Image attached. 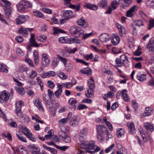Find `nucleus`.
<instances>
[{
  "label": "nucleus",
  "instance_id": "nucleus-1",
  "mask_svg": "<svg viewBox=\"0 0 154 154\" xmlns=\"http://www.w3.org/2000/svg\"><path fill=\"white\" fill-rule=\"evenodd\" d=\"M18 10L21 12L27 11L29 8L32 7V4L27 0H23L17 5Z\"/></svg>",
  "mask_w": 154,
  "mask_h": 154
},
{
  "label": "nucleus",
  "instance_id": "nucleus-2",
  "mask_svg": "<svg viewBox=\"0 0 154 154\" xmlns=\"http://www.w3.org/2000/svg\"><path fill=\"white\" fill-rule=\"evenodd\" d=\"M116 62L119 67L123 66L125 67H128L129 65L128 57L125 54L121 55L119 58H117Z\"/></svg>",
  "mask_w": 154,
  "mask_h": 154
},
{
  "label": "nucleus",
  "instance_id": "nucleus-3",
  "mask_svg": "<svg viewBox=\"0 0 154 154\" xmlns=\"http://www.w3.org/2000/svg\"><path fill=\"white\" fill-rule=\"evenodd\" d=\"M69 31L72 35L78 33V36L79 37L81 36L82 34H83V30L80 27L75 26H71L69 29Z\"/></svg>",
  "mask_w": 154,
  "mask_h": 154
},
{
  "label": "nucleus",
  "instance_id": "nucleus-4",
  "mask_svg": "<svg viewBox=\"0 0 154 154\" xmlns=\"http://www.w3.org/2000/svg\"><path fill=\"white\" fill-rule=\"evenodd\" d=\"M34 38V35L32 33L31 34V37L29 39V42L30 44L28 45L27 46V49L29 51L31 50V46L38 47L39 46V45L38 44L37 42H36Z\"/></svg>",
  "mask_w": 154,
  "mask_h": 154
},
{
  "label": "nucleus",
  "instance_id": "nucleus-5",
  "mask_svg": "<svg viewBox=\"0 0 154 154\" xmlns=\"http://www.w3.org/2000/svg\"><path fill=\"white\" fill-rule=\"evenodd\" d=\"M58 134L62 138V140L63 142L66 143H69L71 140L70 137L68 136L65 132L61 130L58 132Z\"/></svg>",
  "mask_w": 154,
  "mask_h": 154
},
{
  "label": "nucleus",
  "instance_id": "nucleus-6",
  "mask_svg": "<svg viewBox=\"0 0 154 154\" xmlns=\"http://www.w3.org/2000/svg\"><path fill=\"white\" fill-rule=\"evenodd\" d=\"M29 17L27 15H19L16 19V22L18 24L24 23L28 20Z\"/></svg>",
  "mask_w": 154,
  "mask_h": 154
},
{
  "label": "nucleus",
  "instance_id": "nucleus-7",
  "mask_svg": "<svg viewBox=\"0 0 154 154\" xmlns=\"http://www.w3.org/2000/svg\"><path fill=\"white\" fill-rule=\"evenodd\" d=\"M10 94L8 92L5 91H3L1 94H0V102L3 103L4 101L6 102L9 99Z\"/></svg>",
  "mask_w": 154,
  "mask_h": 154
},
{
  "label": "nucleus",
  "instance_id": "nucleus-8",
  "mask_svg": "<svg viewBox=\"0 0 154 154\" xmlns=\"http://www.w3.org/2000/svg\"><path fill=\"white\" fill-rule=\"evenodd\" d=\"M80 118L79 116H74L70 121L69 125L72 127L77 126L80 122Z\"/></svg>",
  "mask_w": 154,
  "mask_h": 154
},
{
  "label": "nucleus",
  "instance_id": "nucleus-9",
  "mask_svg": "<svg viewBox=\"0 0 154 154\" xmlns=\"http://www.w3.org/2000/svg\"><path fill=\"white\" fill-rule=\"evenodd\" d=\"M137 10V7L134 5L131 7L126 12V16L128 17H133L135 14V11Z\"/></svg>",
  "mask_w": 154,
  "mask_h": 154
},
{
  "label": "nucleus",
  "instance_id": "nucleus-10",
  "mask_svg": "<svg viewBox=\"0 0 154 154\" xmlns=\"http://www.w3.org/2000/svg\"><path fill=\"white\" fill-rule=\"evenodd\" d=\"M147 47L149 52L154 53V37L150 39L147 45Z\"/></svg>",
  "mask_w": 154,
  "mask_h": 154
},
{
  "label": "nucleus",
  "instance_id": "nucleus-11",
  "mask_svg": "<svg viewBox=\"0 0 154 154\" xmlns=\"http://www.w3.org/2000/svg\"><path fill=\"white\" fill-rule=\"evenodd\" d=\"M23 104V102L21 101H19L18 103L16 104V113L17 116H21L22 112L21 109L22 105Z\"/></svg>",
  "mask_w": 154,
  "mask_h": 154
},
{
  "label": "nucleus",
  "instance_id": "nucleus-12",
  "mask_svg": "<svg viewBox=\"0 0 154 154\" xmlns=\"http://www.w3.org/2000/svg\"><path fill=\"white\" fill-rule=\"evenodd\" d=\"M63 17L66 20H68L72 18V12L70 11H63L62 12Z\"/></svg>",
  "mask_w": 154,
  "mask_h": 154
},
{
  "label": "nucleus",
  "instance_id": "nucleus-13",
  "mask_svg": "<svg viewBox=\"0 0 154 154\" xmlns=\"http://www.w3.org/2000/svg\"><path fill=\"white\" fill-rule=\"evenodd\" d=\"M108 130L103 125H99L97 126V130L98 133L103 134L106 133Z\"/></svg>",
  "mask_w": 154,
  "mask_h": 154
},
{
  "label": "nucleus",
  "instance_id": "nucleus-14",
  "mask_svg": "<svg viewBox=\"0 0 154 154\" xmlns=\"http://www.w3.org/2000/svg\"><path fill=\"white\" fill-rule=\"evenodd\" d=\"M100 41L102 42H107L109 40V35L106 33H103L100 35L99 36Z\"/></svg>",
  "mask_w": 154,
  "mask_h": 154
},
{
  "label": "nucleus",
  "instance_id": "nucleus-15",
  "mask_svg": "<svg viewBox=\"0 0 154 154\" xmlns=\"http://www.w3.org/2000/svg\"><path fill=\"white\" fill-rule=\"evenodd\" d=\"M35 106L37 107L39 110L44 111V109L43 106L41 101L38 99H36L34 102Z\"/></svg>",
  "mask_w": 154,
  "mask_h": 154
},
{
  "label": "nucleus",
  "instance_id": "nucleus-16",
  "mask_svg": "<svg viewBox=\"0 0 154 154\" xmlns=\"http://www.w3.org/2000/svg\"><path fill=\"white\" fill-rule=\"evenodd\" d=\"M145 127L147 131L149 132H152L154 130L153 126L152 124L148 123H145L144 124Z\"/></svg>",
  "mask_w": 154,
  "mask_h": 154
},
{
  "label": "nucleus",
  "instance_id": "nucleus-17",
  "mask_svg": "<svg viewBox=\"0 0 154 154\" xmlns=\"http://www.w3.org/2000/svg\"><path fill=\"white\" fill-rule=\"evenodd\" d=\"M95 145L94 143H89L85 145V146H82V148L84 149H87L88 150H93L95 148Z\"/></svg>",
  "mask_w": 154,
  "mask_h": 154
},
{
  "label": "nucleus",
  "instance_id": "nucleus-18",
  "mask_svg": "<svg viewBox=\"0 0 154 154\" xmlns=\"http://www.w3.org/2000/svg\"><path fill=\"white\" fill-rule=\"evenodd\" d=\"M8 68L5 64L0 63V71L5 73H7L8 72Z\"/></svg>",
  "mask_w": 154,
  "mask_h": 154
},
{
  "label": "nucleus",
  "instance_id": "nucleus-19",
  "mask_svg": "<svg viewBox=\"0 0 154 154\" xmlns=\"http://www.w3.org/2000/svg\"><path fill=\"white\" fill-rule=\"evenodd\" d=\"M42 146L44 149L46 150L51 152L53 154H57V150L54 148H52L51 147H48L45 145L43 144Z\"/></svg>",
  "mask_w": 154,
  "mask_h": 154
},
{
  "label": "nucleus",
  "instance_id": "nucleus-20",
  "mask_svg": "<svg viewBox=\"0 0 154 154\" xmlns=\"http://www.w3.org/2000/svg\"><path fill=\"white\" fill-rule=\"evenodd\" d=\"M77 23L79 25H81L85 28H86L88 26V23L83 19V17L78 20Z\"/></svg>",
  "mask_w": 154,
  "mask_h": 154
},
{
  "label": "nucleus",
  "instance_id": "nucleus-21",
  "mask_svg": "<svg viewBox=\"0 0 154 154\" xmlns=\"http://www.w3.org/2000/svg\"><path fill=\"white\" fill-rule=\"evenodd\" d=\"M128 126L130 129L129 130L130 133L132 134L135 132V128L134 124L133 122L128 123L127 124Z\"/></svg>",
  "mask_w": 154,
  "mask_h": 154
},
{
  "label": "nucleus",
  "instance_id": "nucleus-22",
  "mask_svg": "<svg viewBox=\"0 0 154 154\" xmlns=\"http://www.w3.org/2000/svg\"><path fill=\"white\" fill-rule=\"evenodd\" d=\"M12 8H4V14L7 18L9 17L11 15V13L12 11Z\"/></svg>",
  "mask_w": 154,
  "mask_h": 154
},
{
  "label": "nucleus",
  "instance_id": "nucleus-23",
  "mask_svg": "<svg viewBox=\"0 0 154 154\" xmlns=\"http://www.w3.org/2000/svg\"><path fill=\"white\" fill-rule=\"evenodd\" d=\"M120 38L118 36H116L111 39V42L114 45H117L120 42Z\"/></svg>",
  "mask_w": 154,
  "mask_h": 154
},
{
  "label": "nucleus",
  "instance_id": "nucleus-24",
  "mask_svg": "<svg viewBox=\"0 0 154 154\" xmlns=\"http://www.w3.org/2000/svg\"><path fill=\"white\" fill-rule=\"evenodd\" d=\"M127 91L126 90L124 89L121 92V95L123 97L124 100L126 102H128V100L129 97L128 94L125 92Z\"/></svg>",
  "mask_w": 154,
  "mask_h": 154
},
{
  "label": "nucleus",
  "instance_id": "nucleus-25",
  "mask_svg": "<svg viewBox=\"0 0 154 154\" xmlns=\"http://www.w3.org/2000/svg\"><path fill=\"white\" fill-rule=\"evenodd\" d=\"M19 32L20 33L22 34L25 37H27L28 35L27 28H21L19 30Z\"/></svg>",
  "mask_w": 154,
  "mask_h": 154
},
{
  "label": "nucleus",
  "instance_id": "nucleus-26",
  "mask_svg": "<svg viewBox=\"0 0 154 154\" xmlns=\"http://www.w3.org/2000/svg\"><path fill=\"white\" fill-rule=\"evenodd\" d=\"M88 84L89 85V89L94 90V80L92 78H91L90 81L88 82Z\"/></svg>",
  "mask_w": 154,
  "mask_h": 154
},
{
  "label": "nucleus",
  "instance_id": "nucleus-27",
  "mask_svg": "<svg viewBox=\"0 0 154 154\" xmlns=\"http://www.w3.org/2000/svg\"><path fill=\"white\" fill-rule=\"evenodd\" d=\"M76 102V100L73 98H70L69 100V104L72 107H71L72 108L75 109L76 108L75 103Z\"/></svg>",
  "mask_w": 154,
  "mask_h": 154
},
{
  "label": "nucleus",
  "instance_id": "nucleus-28",
  "mask_svg": "<svg viewBox=\"0 0 154 154\" xmlns=\"http://www.w3.org/2000/svg\"><path fill=\"white\" fill-rule=\"evenodd\" d=\"M15 89L16 91L20 95H24L25 93V91L24 88L21 87H15Z\"/></svg>",
  "mask_w": 154,
  "mask_h": 154
},
{
  "label": "nucleus",
  "instance_id": "nucleus-29",
  "mask_svg": "<svg viewBox=\"0 0 154 154\" xmlns=\"http://www.w3.org/2000/svg\"><path fill=\"white\" fill-rule=\"evenodd\" d=\"M122 0H113L111 3V6L114 9L116 8L117 6L119 4L120 2Z\"/></svg>",
  "mask_w": 154,
  "mask_h": 154
},
{
  "label": "nucleus",
  "instance_id": "nucleus-30",
  "mask_svg": "<svg viewBox=\"0 0 154 154\" xmlns=\"http://www.w3.org/2000/svg\"><path fill=\"white\" fill-rule=\"evenodd\" d=\"M107 4V1L106 0H101L99 2L98 5L100 7L104 8L106 6Z\"/></svg>",
  "mask_w": 154,
  "mask_h": 154
},
{
  "label": "nucleus",
  "instance_id": "nucleus-31",
  "mask_svg": "<svg viewBox=\"0 0 154 154\" xmlns=\"http://www.w3.org/2000/svg\"><path fill=\"white\" fill-rule=\"evenodd\" d=\"M86 96L88 97H92L94 96V93L93 90L88 89L87 92L85 93Z\"/></svg>",
  "mask_w": 154,
  "mask_h": 154
},
{
  "label": "nucleus",
  "instance_id": "nucleus-32",
  "mask_svg": "<svg viewBox=\"0 0 154 154\" xmlns=\"http://www.w3.org/2000/svg\"><path fill=\"white\" fill-rule=\"evenodd\" d=\"M85 7L88 8L95 11L97 9V7L96 5L89 3L87 4Z\"/></svg>",
  "mask_w": 154,
  "mask_h": 154
},
{
  "label": "nucleus",
  "instance_id": "nucleus-33",
  "mask_svg": "<svg viewBox=\"0 0 154 154\" xmlns=\"http://www.w3.org/2000/svg\"><path fill=\"white\" fill-rule=\"evenodd\" d=\"M137 79L140 81H145L146 79V74H142L137 75Z\"/></svg>",
  "mask_w": 154,
  "mask_h": 154
},
{
  "label": "nucleus",
  "instance_id": "nucleus-34",
  "mask_svg": "<svg viewBox=\"0 0 154 154\" xmlns=\"http://www.w3.org/2000/svg\"><path fill=\"white\" fill-rule=\"evenodd\" d=\"M80 71L83 74L89 75L91 74V70L89 68H87L84 70H81Z\"/></svg>",
  "mask_w": 154,
  "mask_h": 154
},
{
  "label": "nucleus",
  "instance_id": "nucleus-35",
  "mask_svg": "<svg viewBox=\"0 0 154 154\" xmlns=\"http://www.w3.org/2000/svg\"><path fill=\"white\" fill-rule=\"evenodd\" d=\"M79 140L80 143H79V144L80 145L81 148L82 146H85V145H86L87 144V142L85 141L84 138L83 136H80Z\"/></svg>",
  "mask_w": 154,
  "mask_h": 154
},
{
  "label": "nucleus",
  "instance_id": "nucleus-36",
  "mask_svg": "<svg viewBox=\"0 0 154 154\" xmlns=\"http://www.w3.org/2000/svg\"><path fill=\"white\" fill-rule=\"evenodd\" d=\"M69 7L74 9L76 11H78L80 10V5L79 4L76 5L71 4L69 6Z\"/></svg>",
  "mask_w": 154,
  "mask_h": 154
},
{
  "label": "nucleus",
  "instance_id": "nucleus-37",
  "mask_svg": "<svg viewBox=\"0 0 154 154\" xmlns=\"http://www.w3.org/2000/svg\"><path fill=\"white\" fill-rule=\"evenodd\" d=\"M125 132V130L124 129L122 128H119L116 133V135H118V137H120Z\"/></svg>",
  "mask_w": 154,
  "mask_h": 154
},
{
  "label": "nucleus",
  "instance_id": "nucleus-38",
  "mask_svg": "<svg viewBox=\"0 0 154 154\" xmlns=\"http://www.w3.org/2000/svg\"><path fill=\"white\" fill-rule=\"evenodd\" d=\"M146 5L147 6L151 8L154 7V0H147Z\"/></svg>",
  "mask_w": 154,
  "mask_h": 154
},
{
  "label": "nucleus",
  "instance_id": "nucleus-39",
  "mask_svg": "<svg viewBox=\"0 0 154 154\" xmlns=\"http://www.w3.org/2000/svg\"><path fill=\"white\" fill-rule=\"evenodd\" d=\"M57 74V76L62 79H65L67 78V76L63 72H59Z\"/></svg>",
  "mask_w": 154,
  "mask_h": 154
},
{
  "label": "nucleus",
  "instance_id": "nucleus-40",
  "mask_svg": "<svg viewBox=\"0 0 154 154\" xmlns=\"http://www.w3.org/2000/svg\"><path fill=\"white\" fill-rule=\"evenodd\" d=\"M57 58L63 63L64 65H66L67 62V60L65 58L61 57L59 54L57 55Z\"/></svg>",
  "mask_w": 154,
  "mask_h": 154
},
{
  "label": "nucleus",
  "instance_id": "nucleus-41",
  "mask_svg": "<svg viewBox=\"0 0 154 154\" xmlns=\"http://www.w3.org/2000/svg\"><path fill=\"white\" fill-rule=\"evenodd\" d=\"M33 13L34 15L37 17L42 18H43V17H44V14L38 11H34Z\"/></svg>",
  "mask_w": 154,
  "mask_h": 154
},
{
  "label": "nucleus",
  "instance_id": "nucleus-42",
  "mask_svg": "<svg viewBox=\"0 0 154 154\" xmlns=\"http://www.w3.org/2000/svg\"><path fill=\"white\" fill-rule=\"evenodd\" d=\"M88 132V129L86 128H84L81 129L80 131V133L81 136H86Z\"/></svg>",
  "mask_w": 154,
  "mask_h": 154
},
{
  "label": "nucleus",
  "instance_id": "nucleus-43",
  "mask_svg": "<svg viewBox=\"0 0 154 154\" xmlns=\"http://www.w3.org/2000/svg\"><path fill=\"white\" fill-rule=\"evenodd\" d=\"M134 23L135 25L139 27L142 26H144L143 21L141 20H135Z\"/></svg>",
  "mask_w": 154,
  "mask_h": 154
},
{
  "label": "nucleus",
  "instance_id": "nucleus-44",
  "mask_svg": "<svg viewBox=\"0 0 154 154\" xmlns=\"http://www.w3.org/2000/svg\"><path fill=\"white\" fill-rule=\"evenodd\" d=\"M77 50V49L76 48H74L73 49H70L69 48H65L64 51L67 52H69L70 53L74 54L75 51Z\"/></svg>",
  "mask_w": 154,
  "mask_h": 154
},
{
  "label": "nucleus",
  "instance_id": "nucleus-45",
  "mask_svg": "<svg viewBox=\"0 0 154 154\" xmlns=\"http://www.w3.org/2000/svg\"><path fill=\"white\" fill-rule=\"evenodd\" d=\"M119 35L125 37L126 36V31L124 27H122V29H119Z\"/></svg>",
  "mask_w": 154,
  "mask_h": 154
},
{
  "label": "nucleus",
  "instance_id": "nucleus-46",
  "mask_svg": "<svg viewBox=\"0 0 154 154\" xmlns=\"http://www.w3.org/2000/svg\"><path fill=\"white\" fill-rule=\"evenodd\" d=\"M47 37L45 35H41L37 38V40L41 42H44L46 40Z\"/></svg>",
  "mask_w": 154,
  "mask_h": 154
},
{
  "label": "nucleus",
  "instance_id": "nucleus-47",
  "mask_svg": "<svg viewBox=\"0 0 154 154\" xmlns=\"http://www.w3.org/2000/svg\"><path fill=\"white\" fill-rule=\"evenodd\" d=\"M59 60L56 57H54L53 58L52 61V65L54 67H56L58 64Z\"/></svg>",
  "mask_w": 154,
  "mask_h": 154
},
{
  "label": "nucleus",
  "instance_id": "nucleus-48",
  "mask_svg": "<svg viewBox=\"0 0 154 154\" xmlns=\"http://www.w3.org/2000/svg\"><path fill=\"white\" fill-rule=\"evenodd\" d=\"M75 40L73 38H68L65 37V40L66 41V43L68 44L72 43L75 42Z\"/></svg>",
  "mask_w": 154,
  "mask_h": 154
},
{
  "label": "nucleus",
  "instance_id": "nucleus-49",
  "mask_svg": "<svg viewBox=\"0 0 154 154\" xmlns=\"http://www.w3.org/2000/svg\"><path fill=\"white\" fill-rule=\"evenodd\" d=\"M154 27V20L151 19L149 20L148 29L149 30L151 29Z\"/></svg>",
  "mask_w": 154,
  "mask_h": 154
},
{
  "label": "nucleus",
  "instance_id": "nucleus-50",
  "mask_svg": "<svg viewBox=\"0 0 154 154\" xmlns=\"http://www.w3.org/2000/svg\"><path fill=\"white\" fill-rule=\"evenodd\" d=\"M62 92V90L58 89L55 92L54 94L56 97L57 98H59L60 97V96L61 95Z\"/></svg>",
  "mask_w": 154,
  "mask_h": 154
},
{
  "label": "nucleus",
  "instance_id": "nucleus-51",
  "mask_svg": "<svg viewBox=\"0 0 154 154\" xmlns=\"http://www.w3.org/2000/svg\"><path fill=\"white\" fill-rule=\"evenodd\" d=\"M1 1L5 4V7L4 8H11L10 6L11 5V3L9 2L6 0H1Z\"/></svg>",
  "mask_w": 154,
  "mask_h": 154
},
{
  "label": "nucleus",
  "instance_id": "nucleus-52",
  "mask_svg": "<svg viewBox=\"0 0 154 154\" xmlns=\"http://www.w3.org/2000/svg\"><path fill=\"white\" fill-rule=\"evenodd\" d=\"M68 120L67 118H63L59 121V124L60 125H62L66 123L67 122Z\"/></svg>",
  "mask_w": 154,
  "mask_h": 154
},
{
  "label": "nucleus",
  "instance_id": "nucleus-53",
  "mask_svg": "<svg viewBox=\"0 0 154 154\" xmlns=\"http://www.w3.org/2000/svg\"><path fill=\"white\" fill-rule=\"evenodd\" d=\"M16 135L18 139L20 141L24 142H27L25 138L22 136L21 135H19L17 134Z\"/></svg>",
  "mask_w": 154,
  "mask_h": 154
},
{
  "label": "nucleus",
  "instance_id": "nucleus-54",
  "mask_svg": "<svg viewBox=\"0 0 154 154\" xmlns=\"http://www.w3.org/2000/svg\"><path fill=\"white\" fill-rule=\"evenodd\" d=\"M20 118H21L23 119V120L24 121V122H28L29 121V117L27 116L24 115L23 116L21 114V116H19Z\"/></svg>",
  "mask_w": 154,
  "mask_h": 154
},
{
  "label": "nucleus",
  "instance_id": "nucleus-55",
  "mask_svg": "<svg viewBox=\"0 0 154 154\" xmlns=\"http://www.w3.org/2000/svg\"><path fill=\"white\" fill-rule=\"evenodd\" d=\"M26 136L30 140L33 141H35V138L32 136V135L31 132L29 133Z\"/></svg>",
  "mask_w": 154,
  "mask_h": 154
},
{
  "label": "nucleus",
  "instance_id": "nucleus-56",
  "mask_svg": "<svg viewBox=\"0 0 154 154\" xmlns=\"http://www.w3.org/2000/svg\"><path fill=\"white\" fill-rule=\"evenodd\" d=\"M34 150H30V152L32 154H40V149L39 148H37L36 149Z\"/></svg>",
  "mask_w": 154,
  "mask_h": 154
},
{
  "label": "nucleus",
  "instance_id": "nucleus-57",
  "mask_svg": "<svg viewBox=\"0 0 154 154\" xmlns=\"http://www.w3.org/2000/svg\"><path fill=\"white\" fill-rule=\"evenodd\" d=\"M3 135L4 137L7 138L9 141L12 140V136L10 133H8L7 134L4 133L3 134Z\"/></svg>",
  "mask_w": 154,
  "mask_h": 154
},
{
  "label": "nucleus",
  "instance_id": "nucleus-58",
  "mask_svg": "<svg viewBox=\"0 0 154 154\" xmlns=\"http://www.w3.org/2000/svg\"><path fill=\"white\" fill-rule=\"evenodd\" d=\"M50 60H42V65L44 67L47 66L49 63Z\"/></svg>",
  "mask_w": 154,
  "mask_h": 154
},
{
  "label": "nucleus",
  "instance_id": "nucleus-59",
  "mask_svg": "<svg viewBox=\"0 0 154 154\" xmlns=\"http://www.w3.org/2000/svg\"><path fill=\"white\" fill-rule=\"evenodd\" d=\"M54 33L55 34H58L59 33H65V32L63 29L58 28H55Z\"/></svg>",
  "mask_w": 154,
  "mask_h": 154
},
{
  "label": "nucleus",
  "instance_id": "nucleus-60",
  "mask_svg": "<svg viewBox=\"0 0 154 154\" xmlns=\"http://www.w3.org/2000/svg\"><path fill=\"white\" fill-rule=\"evenodd\" d=\"M65 66V69L67 72H70L72 68V66L70 64H68L67 65Z\"/></svg>",
  "mask_w": 154,
  "mask_h": 154
},
{
  "label": "nucleus",
  "instance_id": "nucleus-61",
  "mask_svg": "<svg viewBox=\"0 0 154 154\" xmlns=\"http://www.w3.org/2000/svg\"><path fill=\"white\" fill-rule=\"evenodd\" d=\"M37 75V73L35 71L32 70L31 71L29 75V77L31 79H33L35 78Z\"/></svg>",
  "mask_w": 154,
  "mask_h": 154
},
{
  "label": "nucleus",
  "instance_id": "nucleus-62",
  "mask_svg": "<svg viewBox=\"0 0 154 154\" xmlns=\"http://www.w3.org/2000/svg\"><path fill=\"white\" fill-rule=\"evenodd\" d=\"M62 85L63 86L67 88H69L72 86V84L69 82L63 83Z\"/></svg>",
  "mask_w": 154,
  "mask_h": 154
},
{
  "label": "nucleus",
  "instance_id": "nucleus-63",
  "mask_svg": "<svg viewBox=\"0 0 154 154\" xmlns=\"http://www.w3.org/2000/svg\"><path fill=\"white\" fill-rule=\"evenodd\" d=\"M48 87L51 89H53L54 87V84L53 82L51 80H49L47 82Z\"/></svg>",
  "mask_w": 154,
  "mask_h": 154
},
{
  "label": "nucleus",
  "instance_id": "nucleus-64",
  "mask_svg": "<svg viewBox=\"0 0 154 154\" xmlns=\"http://www.w3.org/2000/svg\"><path fill=\"white\" fill-rule=\"evenodd\" d=\"M132 106L135 110L137 109L138 104L135 100H132Z\"/></svg>",
  "mask_w": 154,
  "mask_h": 154
}]
</instances>
